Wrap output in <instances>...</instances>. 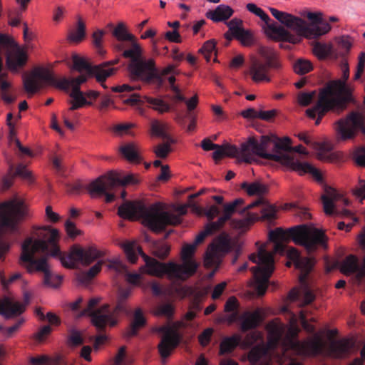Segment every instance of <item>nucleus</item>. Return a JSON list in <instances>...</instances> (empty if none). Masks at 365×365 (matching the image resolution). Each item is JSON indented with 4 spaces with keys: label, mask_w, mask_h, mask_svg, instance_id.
Returning a JSON list of instances; mask_svg holds the SVG:
<instances>
[{
    "label": "nucleus",
    "mask_w": 365,
    "mask_h": 365,
    "mask_svg": "<svg viewBox=\"0 0 365 365\" xmlns=\"http://www.w3.org/2000/svg\"><path fill=\"white\" fill-rule=\"evenodd\" d=\"M292 240L296 245L303 246L308 253L314 252L318 247H327V237L324 233L314 227L305 225L293 227L287 230L277 228L269 232V240L274 242L273 252H268L265 245L258 248L257 254H251L250 261L257 264L250 270L256 280V290L259 296H263L267 289L269 279L272 274L274 267V254L284 255L294 264L295 267L300 270L299 280L304 282L312 271L314 259L312 257H302L299 252L294 247H286L284 241Z\"/></svg>",
    "instance_id": "nucleus-1"
},
{
    "label": "nucleus",
    "mask_w": 365,
    "mask_h": 365,
    "mask_svg": "<svg viewBox=\"0 0 365 365\" xmlns=\"http://www.w3.org/2000/svg\"><path fill=\"white\" fill-rule=\"evenodd\" d=\"M37 236L38 239L27 237L24 241L20 261L29 273L43 272L44 284L51 287H58L61 284L62 277L53 274L48 269V257H58L63 267L74 269L78 264L89 265L104 255L93 245L87 248L73 245L69 253L62 255L56 244L58 232L55 229L42 228L38 232Z\"/></svg>",
    "instance_id": "nucleus-2"
},
{
    "label": "nucleus",
    "mask_w": 365,
    "mask_h": 365,
    "mask_svg": "<svg viewBox=\"0 0 365 365\" xmlns=\"http://www.w3.org/2000/svg\"><path fill=\"white\" fill-rule=\"evenodd\" d=\"M247 9L263 21L261 29L266 38L275 43H301L304 39H317L330 29L321 14L308 11L305 19L292 14L269 8L272 15L280 23L272 20L261 8L253 3L246 5Z\"/></svg>",
    "instance_id": "nucleus-3"
},
{
    "label": "nucleus",
    "mask_w": 365,
    "mask_h": 365,
    "mask_svg": "<svg viewBox=\"0 0 365 365\" xmlns=\"http://www.w3.org/2000/svg\"><path fill=\"white\" fill-rule=\"evenodd\" d=\"M205 231L206 227L205 226L203 230L196 236L192 244H187L183 246L181 253L183 260L182 264H178L173 262L168 263L160 262L145 255L140 247H137L132 242L124 244L123 249L128 261L132 264H135L137 262L138 255H141L145 262V272L147 274L157 277H163L164 275H167L168 278L170 280H185L193 275L197 270V264L195 261L190 259L197 246L202 243L207 236L212 235L210 230H208V232Z\"/></svg>",
    "instance_id": "nucleus-4"
},
{
    "label": "nucleus",
    "mask_w": 365,
    "mask_h": 365,
    "mask_svg": "<svg viewBox=\"0 0 365 365\" xmlns=\"http://www.w3.org/2000/svg\"><path fill=\"white\" fill-rule=\"evenodd\" d=\"M187 205H180L175 207L179 215L165 211L160 203L147 207L141 202L125 201L118 207V214L123 218L142 220V223L153 232H160L168 225L175 226L181 223V215L187 214Z\"/></svg>",
    "instance_id": "nucleus-5"
},
{
    "label": "nucleus",
    "mask_w": 365,
    "mask_h": 365,
    "mask_svg": "<svg viewBox=\"0 0 365 365\" xmlns=\"http://www.w3.org/2000/svg\"><path fill=\"white\" fill-rule=\"evenodd\" d=\"M86 81V76L84 75L57 79L49 69L41 66L35 67L29 74H24L23 76L24 88L29 94L36 93L42 88L43 83L63 91H68L71 88L72 91L69 94L72 98L69 101L70 110H75L89 104L80 88L81 85Z\"/></svg>",
    "instance_id": "nucleus-6"
},
{
    "label": "nucleus",
    "mask_w": 365,
    "mask_h": 365,
    "mask_svg": "<svg viewBox=\"0 0 365 365\" xmlns=\"http://www.w3.org/2000/svg\"><path fill=\"white\" fill-rule=\"evenodd\" d=\"M124 51V56L130 58L129 72L133 79L141 80L146 83L155 81L161 86L165 82V77L170 75H178L180 71L176 69L178 63L182 61L184 53L179 52L177 48L172 50L171 58L175 62L169 64L165 68L159 71L155 66V61L152 58L146 59L143 56L142 47H130Z\"/></svg>",
    "instance_id": "nucleus-7"
},
{
    "label": "nucleus",
    "mask_w": 365,
    "mask_h": 365,
    "mask_svg": "<svg viewBox=\"0 0 365 365\" xmlns=\"http://www.w3.org/2000/svg\"><path fill=\"white\" fill-rule=\"evenodd\" d=\"M349 103L355 105L356 101L345 84L340 81H331L320 90L316 105L307 109L306 113L312 119L317 115L315 124L319 125L327 112L340 114L347 108Z\"/></svg>",
    "instance_id": "nucleus-8"
},
{
    "label": "nucleus",
    "mask_w": 365,
    "mask_h": 365,
    "mask_svg": "<svg viewBox=\"0 0 365 365\" xmlns=\"http://www.w3.org/2000/svg\"><path fill=\"white\" fill-rule=\"evenodd\" d=\"M26 216V206L21 200L14 199L0 204V240L6 235H19V223ZM9 248V245L0 242V259Z\"/></svg>",
    "instance_id": "nucleus-9"
},
{
    "label": "nucleus",
    "mask_w": 365,
    "mask_h": 365,
    "mask_svg": "<svg viewBox=\"0 0 365 365\" xmlns=\"http://www.w3.org/2000/svg\"><path fill=\"white\" fill-rule=\"evenodd\" d=\"M290 344L292 349L299 355L317 356L326 354L334 358L348 356L352 347L347 339L333 341L327 346L319 338L304 341L296 340Z\"/></svg>",
    "instance_id": "nucleus-10"
},
{
    "label": "nucleus",
    "mask_w": 365,
    "mask_h": 365,
    "mask_svg": "<svg viewBox=\"0 0 365 365\" xmlns=\"http://www.w3.org/2000/svg\"><path fill=\"white\" fill-rule=\"evenodd\" d=\"M281 63L277 53L269 47H259L258 56H251L249 61V73L255 82H269L267 76L269 69L278 70Z\"/></svg>",
    "instance_id": "nucleus-11"
},
{
    "label": "nucleus",
    "mask_w": 365,
    "mask_h": 365,
    "mask_svg": "<svg viewBox=\"0 0 365 365\" xmlns=\"http://www.w3.org/2000/svg\"><path fill=\"white\" fill-rule=\"evenodd\" d=\"M232 250L235 252L232 259L234 264L241 253L240 247L237 242L232 241L227 233L222 232L208 246L204 259L205 266L208 268L217 269L220 266L222 257Z\"/></svg>",
    "instance_id": "nucleus-12"
},
{
    "label": "nucleus",
    "mask_w": 365,
    "mask_h": 365,
    "mask_svg": "<svg viewBox=\"0 0 365 365\" xmlns=\"http://www.w3.org/2000/svg\"><path fill=\"white\" fill-rule=\"evenodd\" d=\"M273 151V154L279 153L282 155L287 156L290 160V162L287 163L284 160H274L275 162L280 163L282 165L290 168L292 170L299 172L301 175L310 173L317 180L319 181L322 180V175L318 169L309 163L301 162L292 156V147L291 146L290 138L285 137L283 139L279 140V141L275 143Z\"/></svg>",
    "instance_id": "nucleus-13"
},
{
    "label": "nucleus",
    "mask_w": 365,
    "mask_h": 365,
    "mask_svg": "<svg viewBox=\"0 0 365 365\" xmlns=\"http://www.w3.org/2000/svg\"><path fill=\"white\" fill-rule=\"evenodd\" d=\"M101 299L94 297L88 301L86 308L78 312L76 317L77 319L87 316L91 319V324L98 332L104 331L108 325L113 326L114 319L110 306L105 304L101 307L96 309L99 304Z\"/></svg>",
    "instance_id": "nucleus-14"
},
{
    "label": "nucleus",
    "mask_w": 365,
    "mask_h": 365,
    "mask_svg": "<svg viewBox=\"0 0 365 365\" xmlns=\"http://www.w3.org/2000/svg\"><path fill=\"white\" fill-rule=\"evenodd\" d=\"M269 140V138L265 135L262 136L260 142H258L254 138H249L247 142L241 145V153L243 156V160L246 163H251L255 160L254 155H257L271 160H284L287 163L290 162L289 158L285 155H282L279 153H268L266 152Z\"/></svg>",
    "instance_id": "nucleus-15"
},
{
    "label": "nucleus",
    "mask_w": 365,
    "mask_h": 365,
    "mask_svg": "<svg viewBox=\"0 0 365 365\" xmlns=\"http://www.w3.org/2000/svg\"><path fill=\"white\" fill-rule=\"evenodd\" d=\"M86 190L91 197H106V202L114 201V170H110L108 173L102 175L86 185Z\"/></svg>",
    "instance_id": "nucleus-16"
},
{
    "label": "nucleus",
    "mask_w": 365,
    "mask_h": 365,
    "mask_svg": "<svg viewBox=\"0 0 365 365\" xmlns=\"http://www.w3.org/2000/svg\"><path fill=\"white\" fill-rule=\"evenodd\" d=\"M227 26L228 31L225 34L227 40L225 46H227L233 38L237 40L242 46H251L256 43L255 33L251 30L245 29L242 20L232 19L227 23Z\"/></svg>",
    "instance_id": "nucleus-17"
},
{
    "label": "nucleus",
    "mask_w": 365,
    "mask_h": 365,
    "mask_svg": "<svg viewBox=\"0 0 365 365\" xmlns=\"http://www.w3.org/2000/svg\"><path fill=\"white\" fill-rule=\"evenodd\" d=\"M261 216L257 213L247 212L244 218L233 220L232 225L234 227L239 230L247 229L253 222L262 220L268 222H272L277 218V207L269 204H262Z\"/></svg>",
    "instance_id": "nucleus-18"
},
{
    "label": "nucleus",
    "mask_w": 365,
    "mask_h": 365,
    "mask_svg": "<svg viewBox=\"0 0 365 365\" xmlns=\"http://www.w3.org/2000/svg\"><path fill=\"white\" fill-rule=\"evenodd\" d=\"M158 331L163 334V336L158 345V349L160 356L161 363L165 364L167 359L180 344V336L168 326L159 327Z\"/></svg>",
    "instance_id": "nucleus-19"
},
{
    "label": "nucleus",
    "mask_w": 365,
    "mask_h": 365,
    "mask_svg": "<svg viewBox=\"0 0 365 365\" xmlns=\"http://www.w3.org/2000/svg\"><path fill=\"white\" fill-rule=\"evenodd\" d=\"M73 69L80 73L85 71L86 74L83 75L86 76V78L88 76H95L98 82L104 81L113 70V68H110L108 71L100 65L93 66L86 58L78 55L73 56Z\"/></svg>",
    "instance_id": "nucleus-20"
},
{
    "label": "nucleus",
    "mask_w": 365,
    "mask_h": 365,
    "mask_svg": "<svg viewBox=\"0 0 365 365\" xmlns=\"http://www.w3.org/2000/svg\"><path fill=\"white\" fill-rule=\"evenodd\" d=\"M244 204V200L242 198H237L235 200L226 203L223 205V212L222 215L217 219V221L211 222L205 225L206 231L208 232L210 230L212 234L215 232L220 230L225 223L231 220V217L233 214L237 212H240L241 213H245L246 211L243 212V209L240 210V207ZM250 212L247 211V213Z\"/></svg>",
    "instance_id": "nucleus-21"
},
{
    "label": "nucleus",
    "mask_w": 365,
    "mask_h": 365,
    "mask_svg": "<svg viewBox=\"0 0 365 365\" xmlns=\"http://www.w3.org/2000/svg\"><path fill=\"white\" fill-rule=\"evenodd\" d=\"M241 188L250 196L259 197L257 200L245 206L243 208V212L249 211L252 208L259 206L264 202L262 196L268 192V187L264 184L258 181H255L252 183L244 182L241 185Z\"/></svg>",
    "instance_id": "nucleus-22"
},
{
    "label": "nucleus",
    "mask_w": 365,
    "mask_h": 365,
    "mask_svg": "<svg viewBox=\"0 0 365 365\" xmlns=\"http://www.w3.org/2000/svg\"><path fill=\"white\" fill-rule=\"evenodd\" d=\"M6 52V63L9 70L16 72L19 68L24 67L28 60V56L22 47H9Z\"/></svg>",
    "instance_id": "nucleus-23"
},
{
    "label": "nucleus",
    "mask_w": 365,
    "mask_h": 365,
    "mask_svg": "<svg viewBox=\"0 0 365 365\" xmlns=\"http://www.w3.org/2000/svg\"><path fill=\"white\" fill-rule=\"evenodd\" d=\"M299 139L303 141L306 145L312 146L319 149L317 153V158L322 161L334 163L340 160V155L337 153H327L325 152L324 145H320L317 143L312 142L305 133H300L297 135Z\"/></svg>",
    "instance_id": "nucleus-24"
},
{
    "label": "nucleus",
    "mask_w": 365,
    "mask_h": 365,
    "mask_svg": "<svg viewBox=\"0 0 365 365\" xmlns=\"http://www.w3.org/2000/svg\"><path fill=\"white\" fill-rule=\"evenodd\" d=\"M240 329L243 332L256 329L263 320L262 311L257 308L254 312H245L240 317Z\"/></svg>",
    "instance_id": "nucleus-25"
},
{
    "label": "nucleus",
    "mask_w": 365,
    "mask_h": 365,
    "mask_svg": "<svg viewBox=\"0 0 365 365\" xmlns=\"http://www.w3.org/2000/svg\"><path fill=\"white\" fill-rule=\"evenodd\" d=\"M76 22L68 31L66 38L70 43H81L86 38V23L83 19L78 16Z\"/></svg>",
    "instance_id": "nucleus-26"
},
{
    "label": "nucleus",
    "mask_w": 365,
    "mask_h": 365,
    "mask_svg": "<svg viewBox=\"0 0 365 365\" xmlns=\"http://www.w3.org/2000/svg\"><path fill=\"white\" fill-rule=\"evenodd\" d=\"M118 150L122 157L130 163L139 164L143 160L140 148L135 143H125L119 147Z\"/></svg>",
    "instance_id": "nucleus-27"
},
{
    "label": "nucleus",
    "mask_w": 365,
    "mask_h": 365,
    "mask_svg": "<svg viewBox=\"0 0 365 365\" xmlns=\"http://www.w3.org/2000/svg\"><path fill=\"white\" fill-rule=\"evenodd\" d=\"M24 311L22 304L19 302L13 303L9 297H4L0 300V315L6 319H10L14 316L21 314Z\"/></svg>",
    "instance_id": "nucleus-28"
},
{
    "label": "nucleus",
    "mask_w": 365,
    "mask_h": 365,
    "mask_svg": "<svg viewBox=\"0 0 365 365\" xmlns=\"http://www.w3.org/2000/svg\"><path fill=\"white\" fill-rule=\"evenodd\" d=\"M342 198L335 189L331 187H326L324 194L322 196L324 210L327 215H332L334 212V202Z\"/></svg>",
    "instance_id": "nucleus-29"
},
{
    "label": "nucleus",
    "mask_w": 365,
    "mask_h": 365,
    "mask_svg": "<svg viewBox=\"0 0 365 365\" xmlns=\"http://www.w3.org/2000/svg\"><path fill=\"white\" fill-rule=\"evenodd\" d=\"M334 267H339L341 272L346 275L357 272L359 277L360 266L359 260L357 257L354 255H348L342 262H336Z\"/></svg>",
    "instance_id": "nucleus-30"
},
{
    "label": "nucleus",
    "mask_w": 365,
    "mask_h": 365,
    "mask_svg": "<svg viewBox=\"0 0 365 365\" xmlns=\"http://www.w3.org/2000/svg\"><path fill=\"white\" fill-rule=\"evenodd\" d=\"M233 9L225 4L217 6L214 10H209L205 16L214 22H220L227 20L233 14Z\"/></svg>",
    "instance_id": "nucleus-31"
},
{
    "label": "nucleus",
    "mask_w": 365,
    "mask_h": 365,
    "mask_svg": "<svg viewBox=\"0 0 365 365\" xmlns=\"http://www.w3.org/2000/svg\"><path fill=\"white\" fill-rule=\"evenodd\" d=\"M173 290L176 294V295L182 299L191 297L193 298V306L199 309V302L200 299L202 296L201 293L197 292L192 287L187 286H182L180 284H175L173 283Z\"/></svg>",
    "instance_id": "nucleus-32"
},
{
    "label": "nucleus",
    "mask_w": 365,
    "mask_h": 365,
    "mask_svg": "<svg viewBox=\"0 0 365 365\" xmlns=\"http://www.w3.org/2000/svg\"><path fill=\"white\" fill-rule=\"evenodd\" d=\"M115 41L120 42H129L130 46H140L138 38L129 32L126 25L123 22L115 24Z\"/></svg>",
    "instance_id": "nucleus-33"
},
{
    "label": "nucleus",
    "mask_w": 365,
    "mask_h": 365,
    "mask_svg": "<svg viewBox=\"0 0 365 365\" xmlns=\"http://www.w3.org/2000/svg\"><path fill=\"white\" fill-rule=\"evenodd\" d=\"M312 53L319 60H336L344 56L336 47H312Z\"/></svg>",
    "instance_id": "nucleus-34"
},
{
    "label": "nucleus",
    "mask_w": 365,
    "mask_h": 365,
    "mask_svg": "<svg viewBox=\"0 0 365 365\" xmlns=\"http://www.w3.org/2000/svg\"><path fill=\"white\" fill-rule=\"evenodd\" d=\"M146 321L142 310L138 308L135 310L133 321L127 331V336L133 337L136 336L140 328L145 325Z\"/></svg>",
    "instance_id": "nucleus-35"
},
{
    "label": "nucleus",
    "mask_w": 365,
    "mask_h": 365,
    "mask_svg": "<svg viewBox=\"0 0 365 365\" xmlns=\"http://www.w3.org/2000/svg\"><path fill=\"white\" fill-rule=\"evenodd\" d=\"M138 175L133 173H120L115 171V193L117 187L128 185H135L140 183Z\"/></svg>",
    "instance_id": "nucleus-36"
},
{
    "label": "nucleus",
    "mask_w": 365,
    "mask_h": 365,
    "mask_svg": "<svg viewBox=\"0 0 365 365\" xmlns=\"http://www.w3.org/2000/svg\"><path fill=\"white\" fill-rule=\"evenodd\" d=\"M103 262L98 261L91 267L87 272H81L76 274V279L81 284H88L92 279L101 271Z\"/></svg>",
    "instance_id": "nucleus-37"
},
{
    "label": "nucleus",
    "mask_w": 365,
    "mask_h": 365,
    "mask_svg": "<svg viewBox=\"0 0 365 365\" xmlns=\"http://www.w3.org/2000/svg\"><path fill=\"white\" fill-rule=\"evenodd\" d=\"M242 338L238 334H234L230 337H225L220 346V354L232 352L240 343Z\"/></svg>",
    "instance_id": "nucleus-38"
},
{
    "label": "nucleus",
    "mask_w": 365,
    "mask_h": 365,
    "mask_svg": "<svg viewBox=\"0 0 365 365\" xmlns=\"http://www.w3.org/2000/svg\"><path fill=\"white\" fill-rule=\"evenodd\" d=\"M122 272L124 274L125 280L131 284H137L140 279V274L136 272L130 273L127 267L115 257V273Z\"/></svg>",
    "instance_id": "nucleus-39"
},
{
    "label": "nucleus",
    "mask_w": 365,
    "mask_h": 365,
    "mask_svg": "<svg viewBox=\"0 0 365 365\" xmlns=\"http://www.w3.org/2000/svg\"><path fill=\"white\" fill-rule=\"evenodd\" d=\"M144 99L153 110L158 111L159 113L163 114L170 110V106L160 98L145 96Z\"/></svg>",
    "instance_id": "nucleus-40"
},
{
    "label": "nucleus",
    "mask_w": 365,
    "mask_h": 365,
    "mask_svg": "<svg viewBox=\"0 0 365 365\" xmlns=\"http://www.w3.org/2000/svg\"><path fill=\"white\" fill-rule=\"evenodd\" d=\"M166 129L167 125L158 120H154L151 123V132L153 135L160 137L163 140H170L173 142V139L166 133Z\"/></svg>",
    "instance_id": "nucleus-41"
},
{
    "label": "nucleus",
    "mask_w": 365,
    "mask_h": 365,
    "mask_svg": "<svg viewBox=\"0 0 365 365\" xmlns=\"http://www.w3.org/2000/svg\"><path fill=\"white\" fill-rule=\"evenodd\" d=\"M131 292L130 287L119 288L118 289V299L115 302V313L118 312H125V307L124 302L128 299Z\"/></svg>",
    "instance_id": "nucleus-42"
},
{
    "label": "nucleus",
    "mask_w": 365,
    "mask_h": 365,
    "mask_svg": "<svg viewBox=\"0 0 365 365\" xmlns=\"http://www.w3.org/2000/svg\"><path fill=\"white\" fill-rule=\"evenodd\" d=\"M313 70V65L310 61L299 58L294 64V71L299 75H304Z\"/></svg>",
    "instance_id": "nucleus-43"
},
{
    "label": "nucleus",
    "mask_w": 365,
    "mask_h": 365,
    "mask_svg": "<svg viewBox=\"0 0 365 365\" xmlns=\"http://www.w3.org/2000/svg\"><path fill=\"white\" fill-rule=\"evenodd\" d=\"M170 140H166L165 143H160L154 147L153 152L156 157L159 158H166L168 154L172 151L170 144L173 143Z\"/></svg>",
    "instance_id": "nucleus-44"
},
{
    "label": "nucleus",
    "mask_w": 365,
    "mask_h": 365,
    "mask_svg": "<svg viewBox=\"0 0 365 365\" xmlns=\"http://www.w3.org/2000/svg\"><path fill=\"white\" fill-rule=\"evenodd\" d=\"M175 312L174 306L170 303H165L158 305L155 311L157 316L165 317L168 319H172Z\"/></svg>",
    "instance_id": "nucleus-45"
},
{
    "label": "nucleus",
    "mask_w": 365,
    "mask_h": 365,
    "mask_svg": "<svg viewBox=\"0 0 365 365\" xmlns=\"http://www.w3.org/2000/svg\"><path fill=\"white\" fill-rule=\"evenodd\" d=\"M352 159L358 166L365 167V147L356 148L352 153Z\"/></svg>",
    "instance_id": "nucleus-46"
},
{
    "label": "nucleus",
    "mask_w": 365,
    "mask_h": 365,
    "mask_svg": "<svg viewBox=\"0 0 365 365\" xmlns=\"http://www.w3.org/2000/svg\"><path fill=\"white\" fill-rule=\"evenodd\" d=\"M160 43L163 42V40H167L170 43H181L182 37L179 32L174 29L173 31H168L163 35L160 36Z\"/></svg>",
    "instance_id": "nucleus-47"
},
{
    "label": "nucleus",
    "mask_w": 365,
    "mask_h": 365,
    "mask_svg": "<svg viewBox=\"0 0 365 365\" xmlns=\"http://www.w3.org/2000/svg\"><path fill=\"white\" fill-rule=\"evenodd\" d=\"M117 98H118V101L130 104L131 106L136 105L137 103L141 102L140 96L135 93H130L128 96H123L121 94H119L118 96L115 95V105L118 103Z\"/></svg>",
    "instance_id": "nucleus-48"
},
{
    "label": "nucleus",
    "mask_w": 365,
    "mask_h": 365,
    "mask_svg": "<svg viewBox=\"0 0 365 365\" xmlns=\"http://www.w3.org/2000/svg\"><path fill=\"white\" fill-rule=\"evenodd\" d=\"M316 96V91H312L311 92H301L298 95V103L302 106H307L314 101Z\"/></svg>",
    "instance_id": "nucleus-49"
},
{
    "label": "nucleus",
    "mask_w": 365,
    "mask_h": 365,
    "mask_svg": "<svg viewBox=\"0 0 365 365\" xmlns=\"http://www.w3.org/2000/svg\"><path fill=\"white\" fill-rule=\"evenodd\" d=\"M317 14H321V18L322 19V21L324 22V23H327L329 26H330V29L329 30L328 32H327L326 34H322V36H320L319 38H317V39H307L308 41H312V44L310 46H332L331 44H326L324 43H322L320 41L321 38L322 36H324V35L327 34L331 29V26L330 25L329 23H332V22H336L338 21V18L336 17V16H330L328 19V21H326L323 19L322 17V14L321 12H317Z\"/></svg>",
    "instance_id": "nucleus-50"
},
{
    "label": "nucleus",
    "mask_w": 365,
    "mask_h": 365,
    "mask_svg": "<svg viewBox=\"0 0 365 365\" xmlns=\"http://www.w3.org/2000/svg\"><path fill=\"white\" fill-rule=\"evenodd\" d=\"M238 307H239V303L235 297H230L227 300V302L225 304V311L226 312H234V313L232 314V320H233L234 319L236 318L237 314L235 311L238 309Z\"/></svg>",
    "instance_id": "nucleus-51"
},
{
    "label": "nucleus",
    "mask_w": 365,
    "mask_h": 365,
    "mask_svg": "<svg viewBox=\"0 0 365 365\" xmlns=\"http://www.w3.org/2000/svg\"><path fill=\"white\" fill-rule=\"evenodd\" d=\"M157 34V29L155 28H149L144 33L140 35L141 39L150 38L153 46L160 43V37L155 38Z\"/></svg>",
    "instance_id": "nucleus-52"
},
{
    "label": "nucleus",
    "mask_w": 365,
    "mask_h": 365,
    "mask_svg": "<svg viewBox=\"0 0 365 365\" xmlns=\"http://www.w3.org/2000/svg\"><path fill=\"white\" fill-rule=\"evenodd\" d=\"M15 176H19L24 179L31 180L32 178L31 172L29 171L26 166L23 164H19L17 165L15 173Z\"/></svg>",
    "instance_id": "nucleus-53"
},
{
    "label": "nucleus",
    "mask_w": 365,
    "mask_h": 365,
    "mask_svg": "<svg viewBox=\"0 0 365 365\" xmlns=\"http://www.w3.org/2000/svg\"><path fill=\"white\" fill-rule=\"evenodd\" d=\"M134 126L133 123H123L115 124V135H129L130 134V128Z\"/></svg>",
    "instance_id": "nucleus-54"
},
{
    "label": "nucleus",
    "mask_w": 365,
    "mask_h": 365,
    "mask_svg": "<svg viewBox=\"0 0 365 365\" xmlns=\"http://www.w3.org/2000/svg\"><path fill=\"white\" fill-rule=\"evenodd\" d=\"M212 333L213 329L207 328L199 335L198 340L201 346H206L210 343Z\"/></svg>",
    "instance_id": "nucleus-55"
},
{
    "label": "nucleus",
    "mask_w": 365,
    "mask_h": 365,
    "mask_svg": "<svg viewBox=\"0 0 365 365\" xmlns=\"http://www.w3.org/2000/svg\"><path fill=\"white\" fill-rule=\"evenodd\" d=\"M153 252L157 257L164 259L169 255L170 247L165 244H161L156 246Z\"/></svg>",
    "instance_id": "nucleus-56"
},
{
    "label": "nucleus",
    "mask_w": 365,
    "mask_h": 365,
    "mask_svg": "<svg viewBox=\"0 0 365 365\" xmlns=\"http://www.w3.org/2000/svg\"><path fill=\"white\" fill-rule=\"evenodd\" d=\"M220 208L216 205H211L207 208L203 209V214L206 216L209 221L212 220L220 214Z\"/></svg>",
    "instance_id": "nucleus-57"
},
{
    "label": "nucleus",
    "mask_w": 365,
    "mask_h": 365,
    "mask_svg": "<svg viewBox=\"0 0 365 365\" xmlns=\"http://www.w3.org/2000/svg\"><path fill=\"white\" fill-rule=\"evenodd\" d=\"M223 150L225 151V155L228 157H236L238 155H240L243 158V156L241 153V148H237L235 145L226 144L222 145Z\"/></svg>",
    "instance_id": "nucleus-58"
},
{
    "label": "nucleus",
    "mask_w": 365,
    "mask_h": 365,
    "mask_svg": "<svg viewBox=\"0 0 365 365\" xmlns=\"http://www.w3.org/2000/svg\"><path fill=\"white\" fill-rule=\"evenodd\" d=\"M107 34V30L98 29L92 35L93 43L95 46H101L104 42V38Z\"/></svg>",
    "instance_id": "nucleus-59"
},
{
    "label": "nucleus",
    "mask_w": 365,
    "mask_h": 365,
    "mask_svg": "<svg viewBox=\"0 0 365 365\" xmlns=\"http://www.w3.org/2000/svg\"><path fill=\"white\" fill-rule=\"evenodd\" d=\"M335 43L338 46H353L356 43L354 38L349 35H342L335 38Z\"/></svg>",
    "instance_id": "nucleus-60"
},
{
    "label": "nucleus",
    "mask_w": 365,
    "mask_h": 365,
    "mask_svg": "<svg viewBox=\"0 0 365 365\" xmlns=\"http://www.w3.org/2000/svg\"><path fill=\"white\" fill-rule=\"evenodd\" d=\"M69 342L74 346H78L83 344V339L81 333L75 329H72L70 332Z\"/></svg>",
    "instance_id": "nucleus-61"
},
{
    "label": "nucleus",
    "mask_w": 365,
    "mask_h": 365,
    "mask_svg": "<svg viewBox=\"0 0 365 365\" xmlns=\"http://www.w3.org/2000/svg\"><path fill=\"white\" fill-rule=\"evenodd\" d=\"M65 227L66 232L70 237L74 238L81 233V231L78 230L75 224L70 220L66 222Z\"/></svg>",
    "instance_id": "nucleus-62"
},
{
    "label": "nucleus",
    "mask_w": 365,
    "mask_h": 365,
    "mask_svg": "<svg viewBox=\"0 0 365 365\" xmlns=\"http://www.w3.org/2000/svg\"><path fill=\"white\" fill-rule=\"evenodd\" d=\"M0 46H19V44L11 36L0 34Z\"/></svg>",
    "instance_id": "nucleus-63"
},
{
    "label": "nucleus",
    "mask_w": 365,
    "mask_h": 365,
    "mask_svg": "<svg viewBox=\"0 0 365 365\" xmlns=\"http://www.w3.org/2000/svg\"><path fill=\"white\" fill-rule=\"evenodd\" d=\"M353 194L361 200L365 199V180H361L359 185L353 190Z\"/></svg>",
    "instance_id": "nucleus-64"
}]
</instances>
